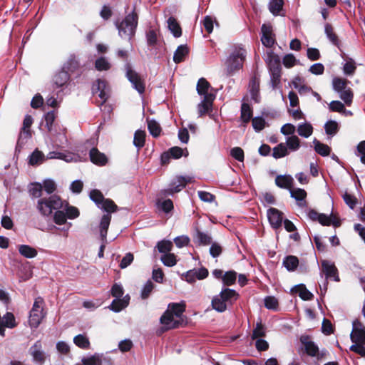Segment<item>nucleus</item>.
I'll return each mask as SVG.
<instances>
[{
	"label": "nucleus",
	"instance_id": "f257e3e1",
	"mask_svg": "<svg viewBox=\"0 0 365 365\" xmlns=\"http://www.w3.org/2000/svg\"><path fill=\"white\" fill-rule=\"evenodd\" d=\"M64 207V202L57 195H52L48 197H41L37 201L36 208L43 217L50 216L53 210H60Z\"/></svg>",
	"mask_w": 365,
	"mask_h": 365
},
{
	"label": "nucleus",
	"instance_id": "f03ea898",
	"mask_svg": "<svg viewBox=\"0 0 365 365\" xmlns=\"http://www.w3.org/2000/svg\"><path fill=\"white\" fill-rule=\"evenodd\" d=\"M138 21V15L135 11V8H134L133 11L128 14L118 26L120 35H124L128 37V38H131L135 33Z\"/></svg>",
	"mask_w": 365,
	"mask_h": 365
},
{
	"label": "nucleus",
	"instance_id": "7ed1b4c3",
	"mask_svg": "<svg viewBox=\"0 0 365 365\" xmlns=\"http://www.w3.org/2000/svg\"><path fill=\"white\" fill-rule=\"evenodd\" d=\"M245 50L240 49L230 56L226 62L227 76H232L235 71L242 68L243 62L245 59Z\"/></svg>",
	"mask_w": 365,
	"mask_h": 365
},
{
	"label": "nucleus",
	"instance_id": "20e7f679",
	"mask_svg": "<svg viewBox=\"0 0 365 365\" xmlns=\"http://www.w3.org/2000/svg\"><path fill=\"white\" fill-rule=\"evenodd\" d=\"M44 300L42 297H38L35 299L33 307L30 312L29 324L32 327H38L45 317L43 305Z\"/></svg>",
	"mask_w": 365,
	"mask_h": 365
},
{
	"label": "nucleus",
	"instance_id": "39448f33",
	"mask_svg": "<svg viewBox=\"0 0 365 365\" xmlns=\"http://www.w3.org/2000/svg\"><path fill=\"white\" fill-rule=\"evenodd\" d=\"M191 182V177L177 176L175 180L171 182L168 188L161 190V194L163 196L173 195L174 193L181 191L187 183Z\"/></svg>",
	"mask_w": 365,
	"mask_h": 365
},
{
	"label": "nucleus",
	"instance_id": "423d86ee",
	"mask_svg": "<svg viewBox=\"0 0 365 365\" xmlns=\"http://www.w3.org/2000/svg\"><path fill=\"white\" fill-rule=\"evenodd\" d=\"M126 77L132 83L133 88L140 93L143 94L145 91V84L144 80L134 70L132 69L130 63L125 65Z\"/></svg>",
	"mask_w": 365,
	"mask_h": 365
},
{
	"label": "nucleus",
	"instance_id": "0eeeda50",
	"mask_svg": "<svg viewBox=\"0 0 365 365\" xmlns=\"http://www.w3.org/2000/svg\"><path fill=\"white\" fill-rule=\"evenodd\" d=\"M91 91L93 95L98 93V97L101 100V105L105 103L109 98L108 83L105 79L98 78L92 84Z\"/></svg>",
	"mask_w": 365,
	"mask_h": 365
},
{
	"label": "nucleus",
	"instance_id": "6e6552de",
	"mask_svg": "<svg viewBox=\"0 0 365 365\" xmlns=\"http://www.w3.org/2000/svg\"><path fill=\"white\" fill-rule=\"evenodd\" d=\"M352 325L353 329L350 335L351 341L365 344V327L359 319H355Z\"/></svg>",
	"mask_w": 365,
	"mask_h": 365
},
{
	"label": "nucleus",
	"instance_id": "1a4fd4ad",
	"mask_svg": "<svg viewBox=\"0 0 365 365\" xmlns=\"http://www.w3.org/2000/svg\"><path fill=\"white\" fill-rule=\"evenodd\" d=\"M261 41L267 48H271L275 43V35L273 34L272 26L270 24H262L261 27Z\"/></svg>",
	"mask_w": 365,
	"mask_h": 365
},
{
	"label": "nucleus",
	"instance_id": "9d476101",
	"mask_svg": "<svg viewBox=\"0 0 365 365\" xmlns=\"http://www.w3.org/2000/svg\"><path fill=\"white\" fill-rule=\"evenodd\" d=\"M267 217L272 227L277 230L282 227L283 222V212L274 207L267 210Z\"/></svg>",
	"mask_w": 365,
	"mask_h": 365
},
{
	"label": "nucleus",
	"instance_id": "9b49d317",
	"mask_svg": "<svg viewBox=\"0 0 365 365\" xmlns=\"http://www.w3.org/2000/svg\"><path fill=\"white\" fill-rule=\"evenodd\" d=\"M322 272L324 274L326 279H331L335 282H339V276L336 267L334 263L327 260L322 261Z\"/></svg>",
	"mask_w": 365,
	"mask_h": 365
},
{
	"label": "nucleus",
	"instance_id": "f8f14e48",
	"mask_svg": "<svg viewBox=\"0 0 365 365\" xmlns=\"http://www.w3.org/2000/svg\"><path fill=\"white\" fill-rule=\"evenodd\" d=\"M300 341L304 347L305 353L310 356H317L319 354V347L312 341L308 335H302L300 337Z\"/></svg>",
	"mask_w": 365,
	"mask_h": 365
},
{
	"label": "nucleus",
	"instance_id": "ddd939ff",
	"mask_svg": "<svg viewBox=\"0 0 365 365\" xmlns=\"http://www.w3.org/2000/svg\"><path fill=\"white\" fill-rule=\"evenodd\" d=\"M215 98V96L214 94H207L204 96L203 100L197 106L199 116H203L208 112L212 111Z\"/></svg>",
	"mask_w": 365,
	"mask_h": 365
},
{
	"label": "nucleus",
	"instance_id": "4468645a",
	"mask_svg": "<svg viewBox=\"0 0 365 365\" xmlns=\"http://www.w3.org/2000/svg\"><path fill=\"white\" fill-rule=\"evenodd\" d=\"M62 68L70 75L81 69V63L75 54H71L63 63Z\"/></svg>",
	"mask_w": 365,
	"mask_h": 365
},
{
	"label": "nucleus",
	"instance_id": "2eb2a0df",
	"mask_svg": "<svg viewBox=\"0 0 365 365\" xmlns=\"http://www.w3.org/2000/svg\"><path fill=\"white\" fill-rule=\"evenodd\" d=\"M90 160L98 166H104L108 163L107 156L99 151L97 148H93L89 151Z\"/></svg>",
	"mask_w": 365,
	"mask_h": 365
},
{
	"label": "nucleus",
	"instance_id": "dca6fc26",
	"mask_svg": "<svg viewBox=\"0 0 365 365\" xmlns=\"http://www.w3.org/2000/svg\"><path fill=\"white\" fill-rule=\"evenodd\" d=\"M259 83V78L256 76H252L249 82V91L250 93L252 99L256 103H258L260 101Z\"/></svg>",
	"mask_w": 365,
	"mask_h": 365
},
{
	"label": "nucleus",
	"instance_id": "f3484780",
	"mask_svg": "<svg viewBox=\"0 0 365 365\" xmlns=\"http://www.w3.org/2000/svg\"><path fill=\"white\" fill-rule=\"evenodd\" d=\"M29 353L33 356L34 361L39 364L44 363L46 358L42 351V344L40 340L36 341L30 348Z\"/></svg>",
	"mask_w": 365,
	"mask_h": 365
},
{
	"label": "nucleus",
	"instance_id": "a211bd4d",
	"mask_svg": "<svg viewBox=\"0 0 365 365\" xmlns=\"http://www.w3.org/2000/svg\"><path fill=\"white\" fill-rule=\"evenodd\" d=\"M227 305H232L239 298V294L234 289L230 288H224L219 294Z\"/></svg>",
	"mask_w": 365,
	"mask_h": 365
},
{
	"label": "nucleus",
	"instance_id": "6ab92c4d",
	"mask_svg": "<svg viewBox=\"0 0 365 365\" xmlns=\"http://www.w3.org/2000/svg\"><path fill=\"white\" fill-rule=\"evenodd\" d=\"M323 226L333 225L334 227H339L341 226V220L336 215H331L330 216L320 213L318 221Z\"/></svg>",
	"mask_w": 365,
	"mask_h": 365
},
{
	"label": "nucleus",
	"instance_id": "aec40b11",
	"mask_svg": "<svg viewBox=\"0 0 365 365\" xmlns=\"http://www.w3.org/2000/svg\"><path fill=\"white\" fill-rule=\"evenodd\" d=\"M267 63L269 73L282 71L281 61L278 55L270 52L267 55Z\"/></svg>",
	"mask_w": 365,
	"mask_h": 365
},
{
	"label": "nucleus",
	"instance_id": "412c9836",
	"mask_svg": "<svg viewBox=\"0 0 365 365\" xmlns=\"http://www.w3.org/2000/svg\"><path fill=\"white\" fill-rule=\"evenodd\" d=\"M71 76L63 68L57 72L53 77L52 81L56 88H61L67 84L70 81Z\"/></svg>",
	"mask_w": 365,
	"mask_h": 365
},
{
	"label": "nucleus",
	"instance_id": "4be33fe9",
	"mask_svg": "<svg viewBox=\"0 0 365 365\" xmlns=\"http://www.w3.org/2000/svg\"><path fill=\"white\" fill-rule=\"evenodd\" d=\"M111 220V215H103L100 223V235L103 242H106L108 230Z\"/></svg>",
	"mask_w": 365,
	"mask_h": 365
},
{
	"label": "nucleus",
	"instance_id": "5701e85b",
	"mask_svg": "<svg viewBox=\"0 0 365 365\" xmlns=\"http://www.w3.org/2000/svg\"><path fill=\"white\" fill-rule=\"evenodd\" d=\"M253 110L247 103H242L240 110V120L244 124L248 123L252 119Z\"/></svg>",
	"mask_w": 365,
	"mask_h": 365
},
{
	"label": "nucleus",
	"instance_id": "b1692460",
	"mask_svg": "<svg viewBox=\"0 0 365 365\" xmlns=\"http://www.w3.org/2000/svg\"><path fill=\"white\" fill-rule=\"evenodd\" d=\"M189 54V48L187 45H180L175 50L173 56V61L180 63L185 61V57Z\"/></svg>",
	"mask_w": 365,
	"mask_h": 365
},
{
	"label": "nucleus",
	"instance_id": "393cba45",
	"mask_svg": "<svg viewBox=\"0 0 365 365\" xmlns=\"http://www.w3.org/2000/svg\"><path fill=\"white\" fill-rule=\"evenodd\" d=\"M292 291L298 293L299 297L304 301L312 300L314 298L313 294L307 289L304 284L296 285Z\"/></svg>",
	"mask_w": 365,
	"mask_h": 365
},
{
	"label": "nucleus",
	"instance_id": "a878e982",
	"mask_svg": "<svg viewBox=\"0 0 365 365\" xmlns=\"http://www.w3.org/2000/svg\"><path fill=\"white\" fill-rule=\"evenodd\" d=\"M275 184L280 188L291 189L293 184V178L290 175H277L275 178Z\"/></svg>",
	"mask_w": 365,
	"mask_h": 365
},
{
	"label": "nucleus",
	"instance_id": "bb28decb",
	"mask_svg": "<svg viewBox=\"0 0 365 365\" xmlns=\"http://www.w3.org/2000/svg\"><path fill=\"white\" fill-rule=\"evenodd\" d=\"M284 0H271L269 3V10L274 16H284V14L280 12L283 9Z\"/></svg>",
	"mask_w": 365,
	"mask_h": 365
},
{
	"label": "nucleus",
	"instance_id": "cd10ccee",
	"mask_svg": "<svg viewBox=\"0 0 365 365\" xmlns=\"http://www.w3.org/2000/svg\"><path fill=\"white\" fill-rule=\"evenodd\" d=\"M313 143L314 145V150L319 155L323 157L328 156L330 155L331 149L327 144L321 143L316 138L313 140Z\"/></svg>",
	"mask_w": 365,
	"mask_h": 365
},
{
	"label": "nucleus",
	"instance_id": "c85d7f7f",
	"mask_svg": "<svg viewBox=\"0 0 365 365\" xmlns=\"http://www.w3.org/2000/svg\"><path fill=\"white\" fill-rule=\"evenodd\" d=\"M168 24L169 30L175 38H179L182 36V29L176 19L170 16L168 20Z\"/></svg>",
	"mask_w": 365,
	"mask_h": 365
},
{
	"label": "nucleus",
	"instance_id": "c756f323",
	"mask_svg": "<svg viewBox=\"0 0 365 365\" xmlns=\"http://www.w3.org/2000/svg\"><path fill=\"white\" fill-rule=\"evenodd\" d=\"M211 306L213 309L220 313L224 312L227 309V304L222 301L219 294L212 298Z\"/></svg>",
	"mask_w": 365,
	"mask_h": 365
},
{
	"label": "nucleus",
	"instance_id": "7c9ffc66",
	"mask_svg": "<svg viewBox=\"0 0 365 365\" xmlns=\"http://www.w3.org/2000/svg\"><path fill=\"white\" fill-rule=\"evenodd\" d=\"M73 343L82 349H89L91 348L89 339L84 334H80L74 336Z\"/></svg>",
	"mask_w": 365,
	"mask_h": 365
},
{
	"label": "nucleus",
	"instance_id": "2f4dec72",
	"mask_svg": "<svg viewBox=\"0 0 365 365\" xmlns=\"http://www.w3.org/2000/svg\"><path fill=\"white\" fill-rule=\"evenodd\" d=\"M185 303L182 302L180 303H170L168 304V309L173 313V315L177 317H180L182 313L185 311Z\"/></svg>",
	"mask_w": 365,
	"mask_h": 365
},
{
	"label": "nucleus",
	"instance_id": "473e14b6",
	"mask_svg": "<svg viewBox=\"0 0 365 365\" xmlns=\"http://www.w3.org/2000/svg\"><path fill=\"white\" fill-rule=\"evenodd\" d=\"M283 265L288 271L293 272L299 265V259L296 256L289 255L284 258Z\"/></svg>",
	"mask_w": 365,
	"mask_h": 365
},
{
	"label": "nucleus",
	"instance_id": "72a5a7b5",
	"mask_svg": "<svg viewBox=\"0 0 365 365\" xmlns=\"http://www.w3.org/2000/svg\"><path fill=\"white\" fill-rule=\"evenodd\" d=\"M18 250L19 253L26 258H34L38 254V252L35 248L27 245H19Z\"/></svg>",
	"mask_w": 365,
	"mask_h": 365
},
{
	"label": "nucleus",
	"instance_id": "f704fd0d",
	"mask_svg": "<svg viewBox=\"0 0 365 365\" xmlns=\"http://www.w3.org/2000/svg\"><path fill=\"white\" fill-rule=\"evenodd\" d=\"M146 133L145 130H137L135 132L133 138V144L138 149L142 148L145 145Z\"/></svg>",
	"mask_w": 365,
	"mask_h": 365
},
{
	"label": "nucleus",
	"instance_id": "c9c22d12",
	"mask_svg": "<svg viewBox=\"0 0 365 365\" xmlns=\"http://www.w3.org/2000/svg\"><path fill=\"white\" fill-rule=\"evenodd\" d=\"M210 87V83L205 78H200L197 83V93L200 96L203 95L204 96L207 94H212L211 93H208V90Z\"/></svg>",
	"mask_w": 365,
	"mask_h": 365
},
{
	"label": "nucleus",
	"instance_id": "e433bc0d",
	"mask_svg": "<svg viewBox=\"0 0 365 365\" xmlns=\"http://www.w3.org/2000/svg\"><path fill=\"white\" fill-rule=\"evenodd\" d=\"M325 34L334 45L337 47L339 46L340 41L339 40L338 36L335 34L333 26L330 24H326Z\"/></svg>",
	"mask_w": 365,
	"mask_h": 365
},
{
	"label": "nucleus",
	"instance_id": "4c0bfd02",
	"mask_svg": "<svg viewBox=\"0 0 365 365\" xmlns=\"http://www.w3.org/2000/svg\"><path fill=\"white\" fill-rule=\"evenodd\" d=\"M148 129L153 138L159 137L162 131L160 124L155 120H148Z\"/></svg>",
	"mask_w": 365,
	"mask_h": 365
},
{
	"label": "nucleus",
	"instance_id": "58836bf2",
	"mask_svg": "<svg viewBox=\"0 0 365 365\" xmlns=\"http://www.w3.org/2000/svg\"><path fill=\"white\" fill-rule=\"evenodd\" d=\"M289 154L287 148L284 143H281L273 148L272 156L275 159H279L287 156Z\"/></svg>",
	"mask_w": 365,
	"mask_h": 365
},
{
	"label": "nucleus",
	"instance_id": "ea45409f",
	"mask_svg": "<svg viewBox=\"0 0 365 365\" xmlns=\"http://www.w3.org/2000/svg\"><path fill=\"white\" fill-rule=\"evenodd\" d=\"M298 134L304 138H309L313 133V127L309 123L299 124L297 128Z\"/></svg>",
	"mask_w": 365,
	"mask_h": 365
},
{
	"label": "nucleus",
	"instance_id": "a19ab883",
	"mask_svg": "<svg viewBox=\"0 0 365 365\" xmlns=\"http://www.w3.org/2000/svg\"><path fill=\"white\" fill-rule=\"evenodd\" d=\"M173 242L170 240H163L157 243L156 248L160 253H169L173 249Z\"/></svg>",
	"mask_w": 365,
	"mask_h": 365
},
{
	"label": "nucleus",
	"instance_id": "79ce46f5",
	"mask_svg": "<svg viewBox=\"0 0 365 365\" xmlns=\"http://www.w3.org/2000/svg\"><path fill=\"white\" fill-rule=\"evenodd\" d=\"M43 187L39 182L31 183L29 189V195L33 198H40L42 196Z\"/></svg>",
	"mask_w": 365,
	"mask_h": 365
},
{
	"label": "nucleus",
	"instance_id": "37998d69",
	"mask_svg": "<svg viewBox=\"0 0 365 365\" xmlns=\"http://www.w3.org/2000/svg\"><path fill=\"white\" fill-rule=\"evenodd\" d=\"M195 237L197 239L199 245H207L212 242V238L209 235L201 232L198 229L196 230Z\"/></svg>",
	"mask_w": 365,
	"mask_h": 365
},
{
	"label": "nucleus",
	"instance_id": "c03bdc74",
	"mask_svg": "<svg viewBox=\"0 0 365 365\" xmlns=\"http://www.w3.org/2000/svg\"><path fill=\"white\" fill-rule=\"evenodd\" d=\"M237 279V272L230 270L228 272H226L222 277V282L225 286H231L234 284L236 282Z\"/></svg>",
	"mask_w": 365,
	"mask_h": 365
},
{
	"label": "nucleus",
	"instance_id": "a18cd8bd",
	"mask_svg": "<svg viewBox=\"0 0 365 365\" xmlns=\"http://www.w3.org/2000/svg\"><path fill=\"white\" fill-rule=\"evenodd\" d=\"M101 207L107 212V214L115 212L118 210L116 204L110 198H105L104 201L101 203Z\"/></svg>",
	"mask_w": 365,
	"mask_h": 365
},
{
	"label": "nucleus",
	"instance_id": "49530a36",
	"mask_svg": "<svg viewBox=\"0 0 365 365\" xmlns=\"http://www.w3.org/2000/svg\"><path fill=\"white\" fill-rule=\"evenodd\" d=\"M348 81L346 79L336 77L333 79L332 85L335 91L339 93L345 90Z\"/></svg>",
	"mask_w": 365,
	"mask_h": 365
},
{
	"label": "nucleus",
	"instance_id": "de8ad7c7",
	"mask_svg": "<svg viewBox=\"0 0 365 365\" xmlns=\"http://www.w3.org/2000/svg\"><path fill=\"white\" fill-rule=\"evenodd\" d=\"M7 328L13 329L17 326L15 317L11 312H6L2 318L1 321Z\"/></svg>",
	"mask_w": 365,
	"mask_h": 365
},
{
	"label": "nucleus",
	"instance_id": "09e8293b",
	"mask_svg": "<svg viewBox=\"0 0 365 365\" xmlns=\"http://www.w3.org/2000/svg\"><path fill=\"white\" fill-rule=\"evenodd\" d=\"M89 197L92 201H93L98 207L104 201L105 197L103 193L97 189H93L90 192Z\"/></svg>",
	"mask_w": 365,
	"mask_h": 365
},
{
	"label": "nucleus",
	"instance_id": "8fccbe9b",
	"mask_svg": "<svg viewBox=\"0 0 365 365\" xmlns=\"http://www.w3.org/2000/svg\"><path fill=\"white\" fill-rule=\"evenodd\" d=\"M287 148L290 150L295 151L300 148V140L297 135H291L287 139Z\"/></svg>",
	"mask_w": 365,
	"mask_h": 365
},
{
	"label": "nucleus",
	"instance_id": "3c124183",
	"mask_svg": "<svg viewBox=\"0 0 365 365\" xmlns=\"http://www.w3.org/2000/svg\"><path fill=\"white\" fill-rule=\"evenodd\" d=\"M44 160V155L41 151L36 149L30 155L29 164L31 165H37L42 163Z\"/></svg>",
	"mask_w": 365,
	"mask_h": 365
},
{
	"label": "nucleus",
	"instance_id": "603ef678",
	"mask_svg": "<svg viewBox=\"0 0 365 365\" xmlns=\"http://www.w3.org/2000/svg\"><path fill=\"white\" fill-rule=\"evenodd\" d=\"M160 260L165 266L173 267L176 264V257L173 253H166L161 256Z\"/></svg>",
	"mask_w": 365,
	"mask_h": 365
},
{
	"label": "nucleus",
	"instance_id": "864d4df0",
	"mask_svg": "<svg viewBox=\"0 0 365 365\" xmlns=\"http://www.w3.org/2000/svg\"><path fill=\"white\" fill-rule=\"evenodd\" d=\"M66 218L73 220L77 218L79 215L80 212L78 209L74 206L69 205L68 202H66Z\"/></svg>",
	"mask_w": 365,
	"mask_h": 365
},
{
	"label": "nucleus",
	"instance_id": "5fc2aeb1",
	"mask_svg": "<svg viewBox=\"0 0 365 365\" xmlns=\"http://www.w3.org/2000/svg\"><path fill=\"white\" fill-rule=\"evenodd\" d=\"M264 307L268 309L277 310L279 307L277 299L273 296H267L264 298Z\"/></svg>",
	"mask_w": 365,
	"mask_h": 365
},
{
	"label": "nucleus",
	"instance_id": "6e6d98bb",
	"mask_svg": "<svg viewBox=\"0 0 365 365\" xmlns=\"http://www.w3.org/2000/svg\"><path fill=\"white\" fill-rule=\"evenodd\" d=\"M146 38L149 46H155L158 43L157 31L153 29H149L146 33Z\"/></svg>",
	"mask_w": 365,
	"mask_h": 365
},
{
	"label": "nucleus",
	"instance_id": "4d7b16f0",
	"mask_svg": "<svg viewBox=\"0 0 365 365\" xmlns=\"http://www.w3.org/2000/svg\"><path fill=\"white\" fill-rule=\"evenodd\" d=\"M324 129L327 135H335L339 130L338 123L334 120H329L324 125Z\"/></svg>",
	"mask_w": 365,
	"mask_h": 365
},
{
	"label": "nucleus",
	"instance_id": "13d9d810",
	"mask_svg": "<svg viewBox=\"0 0 365 365\" xmlns=\"http://www.w3.org/2000/svg\"><path fill=\"white\" fill-rule=\"evenodd\" d=\"M126 304L125 301L120 299V298H116L113 300L110 309L113 312H118L126 307Z\"/></svg>",
	"mask_w": 365,
	"mask_h": 365
},
{
	"label": "nucleus",
	"instance_id": "bf43d9fd",
	"mask_svg": "<svg viewBox=\"0 0 365 365\" xmlns=\"http://www.w3.org/2000/svg\"><path fill=\"white\" fill-rule=\"evenodd\" d=\"M253 128L256 132H260L266 125V121L262 117H255L252 119Z\"/></svg>",
	"mask_w": 365,
	"mask_h": 365
},
{
	"label": "nucleus",
	"instance_id": "052dcab7",
	"mask_svg": "<svg viewBox=\"0 0 365 365\" xmlns=\"http://www.w3.org/2000/svg\"><path fill=\"white\" fill-rule=\"evenodd\" d=\"M100 354L98 353H95L93 355H91L88 357H83L81 360L83 365H98Z\"/></svg>",
	"mask_w": 365,
	"mask_h": 365
},
{
	"label": "nucleus",
	"instance_id": "680f3d73",
	"mask_svg": "<svg viewBox=\"0 0 365 365\" xmlns=\"http://www.w3.org/2000/svg\"><path fill=\"white\" fill-rule=\"evenodd\" d=\"M53 215V222L58 225H63L66 222V215L63 211L56 210Z\"/></svg>",
	"mask_w": 365,
	"mask_h": 365
},
{
	"label": "nucleus",
	"instance_id": "e2e57ef3",
	"mask_svg": "<svg viewBox=\"0 0 365 365\" xmlns=\"http://www.w3.org/2000/svg\"><path fill=\"white\" fill-rule=\"evenodd\" d=\"M339 93L341 99L343 100L348 106H351L354 97L351 90L349 88Z\"/></svg>",
	"mask_w": 365,
	"mask_h": 365
},
{
	"label": "nucleus",
	"instance_id": "0e129e2a",
	"mask_svg": "<svg viewBox=\"0 0 365 365\" xmlns=\"http://www.w3.org/2000/svg\"><path fill=\"white\" fill-rule=\"evenodd\" d=\"M291 197L297 201L304 200L307 197V192L304 189L297 188L290 191Z\"/></svg>",
	"mask_w": 365,
	"mask_h": 365
},
{
	"label": "nucleus",
	"instance_id": "69168bd1",
	"mask_svg": "<svg viewBox=\"0 0 365 365\" xmlns=\"http://www.w3.org/2000/svg\"><path fill=\"white\" fill-rule=\"evenodd\" d=\"M334 328L330 320L324 318L322 322V331L325 335H330L334 333Z\"/></svg>",
	"mask_w": 365,
	"mask_h": 365
},
{
	"label": "nucleus",
	"instance_id": "338daca9",
	"mask_svg": "<svg viewBox=\"0 0 365 365\" xmlns=\"http://www.w3.org/2000/svg\"><path fill=\"white\" fill-rule=\"evenodd\" d=\"M343 199H344L345 203L351 209H354L358 202L357 198L354 195H351L348 192L344 193V195H343Z\"/></svg>",
	"mask_w": 365,
	"mask_h": 365
},
{
	"label": "nucleus",
	"instance_id": "774afa93",
	"mask_svg": "<svg viewBox=\"0 0 365 365\" xmlns=\"http://www.w3.org/2000/svg\"><path fill=\"white\" fill-rule=\"evenodd\" d=\"M95 67L98 71H107L110 68V64L105 58L101 57L96 61Z\"/></svg>",
	"mask_w": 365,
	"mask_h": 365
}]
</instances>
